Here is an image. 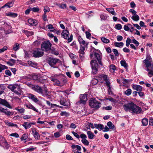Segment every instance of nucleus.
Returning a JSON list of instances; mask_svg holds the SVG:
<instances>
[{
  "label": "nucleus",
  "instance_id": "obj_63",
  "mask_svg": "<svg viewBox=\"0 0 153 153\" xmlns=\"http://www.w3.org/2000/svg\"><path fill=\"white\" fill-rule=\"evenodd\" d=\"M110 69H112L113 71H114L116 70V67L114 65L112 64L110 66Z\"/></svg>",
  "mask_w": 153,
  "mask_h": 153
},
{
  "label": "nucleus",
  "instance_id": "obj_29",
  "mask_svg": "<svg viewBox=\"0 0 153 153\" xmlns=\"http://www.w3.org/2000/svg\"><path fill=\"white\" fill-rule=\"evenodd\" d=\"M19 44L18 43H16L13 46L12 50L16 51L19 49Z\"/></svg>",
  "mask_w": 153,
  "mask_h": 153
},
{
  "label": "nucleus",
  "instance_id": "obj_3",
  "mask_svg": "<svg viewBox=\"0 0 153 153\" xmlns=\"http://www.w3.org/2000/svg\"><path fill=\"white\" fill-rule=\"evenodd\" d=\"M51 46L52 44L49 41H44L41 44V48L43 51H46L48 53L51 52L53 54H54L56 55H58L59 53L58 52L53 51L54 49H51Z\"/></svg>",
  "mask_w": 153,
  "mask_h": 153
},
{
  "label": "nucleus",
  "instance_id": "obj_62",
  "mask_svg": "<svg viewBox=\"0 0 153 153\" xmlns=\"http://www.w3.org/2000/svg\"><path fill=\"white\" fill-rule=\"evenodd\" d=\"M123 39V37L120 35H118L117 36V39L118 41H120Z\"/></svg>",
  "mask_w": 153,
  "mask_h": 153
},
{
  "label": "nucleus",
  "instance_id": "obj_15",
  "mask_svg": "<svg viewBox=\"0 0 153 153\" xmlns=\"http://www.w3.org/2000/svg\"><path fill=\"white\" fill-rule=\"evenodd\" d=\"M7 88L13 92L16 89H18V86L16 84H11L8 85Z\"/></svg>",
  "mask_w": 153,
  "mask_h": 153
},
{
  "label": "nucleus",
  "instance_id": "obj_47",
  "mask_svg": "<svg viewBox=\"0 0 153 153\" xmlns=\"http://www.w3.org/2000/svg\"><path fill=\"white\" fill-rule=\"evenodd\" d=\"M60 103L61 105L65 106H68V104H67L66 102L64 100H61L60 101Z\"/></svg>",
  "mask_w": 153,
  "mask_h": 153
},
{
  "label": "nucleus",
  "instance_id": "obj_59",
  "mask_svg": "<svg viewBox=\"0 0 153 153\" xmlns=\"http://www.w3.org/2000/svg\"><path fill=\"white\" fill-rule=\"evenodd\" d=\"M65 137L66 139L68 140H73L72 137L69 134H67L66 135Z\"/></svg>",
  "mask_w": 153,
  "mask_h": 153
},
{
  "label": "nucleus",
  "instance_id": "obj_39",
  "mask_svg": "<svg viewBox=\"0 0 153 153\" xmlns=\"http://www.w3.org/2000/svg\"><path fill=\"white\" fill-rule=\"evenodd\" d=\"M131 89L128 88L125 91L124 94L127 96H129L131 94Z\"/></svg>",
  "mask_w": 153,
  "mask_h": 153
},
{
  "label": "nucleus",
  "instance_id": "obj_40",
  "mask_svg": "<svg viewBox=\"0 0 153 153\" xmlns=\"http://www.w3.org/2000/svg\"><path fill=\"white\" fill-rule=\"evenodd\" d=\"M28 135L27 134H23L21 138V140H25L28 138Z\"/></svg>",
  "mask_w": 153,
  "mask_h": 153
},
{
  "label": "nucleus",
  "instance_id": "obj_38",
  "mask_svg": "<svg viewBox=\"0 0 153 153\" xmlns=\"http://www.w3.org/2000/svg\"><path fill=\"white\" fill-rule=\"evenodd\" d=\"M16 110H17L19 112V113L21 114H23L24 113L25 110L24 108H16L15 109Z\"/></svg>",
  "mask_w": 153,
  "mask_h": 153
},
{
  "label": "nucleus",
  "instance_id": "obj_60",
  "mask_svg": "<svg viewBox=\"0 0 153 153\" xmlns=\"http://www.w3.org/2000/svg\"><path fill=\"white\" fill-rule=\"evenodd\" d=\"M10 135V136L14 137L16 138H18L19 137V135L16 133H12Z\"/></svg>",
  "mask_w": 153,
  "mask_h": 153
},
{
  "label": "nucleus",
  "instance_id": "obj_52",
  "mask_svg": "<svg viewBox=\"0 0 153 153\" xmlns=\"http://www.w3.org/2000/svg\"><path fill=\"white\" fill-rule=\"evenodd\" d=\"M132 42L135 44L137 46H138L139 45V43L134 39L132 40Z\"/></svg>",
  "mask_w": 153,
  "mask_h": 153
},
{
  "label": "nucleus",
  "instance_id": "obj_36",
  "mask_svg": "<svg viewBox=\"0 0 153 153\" xmlns=\"http://www.w3.org/2000/svg\"><path fill=\"white\" fill-rule=\"evenodd\" d=\"M85 50V47L84 46H82L81 45L80 49L79 51V53L80 54L83 55L85 52L84 51Z\"/></svg>",
  "mask_w": 153,
  "mask_h": 153
},
{
  "label": "nucleus",
  "instance_id": "obj_37",
  "mask_svg": "<svg viewBox=\"0 0 153 153\" xmlns=\"http://www.w3.org/2000/svg\"><path fill=\"white\" fill-rule=\"evenodd\" d=\"M3 112L8 116H10L13 115V113L10 112L9 111H8L7 109H4V110Z\"/></svg>",
  "mask_w": 153,
  "mask_h": 153
},
{
  "label": "nucleus",
  "instance_id": "obj_23",
  "mask_svg": "<svg viewBox=\"0 0 153 153\" xmlns=\"http://www.w3.org/2000/svg\"><path fill=\"white\" fill-rule=\"evenodd\" d=\"M22 126H23L25 129H27L31 127V126L30 123L24 122V123L22 124Z\"/></svg>",
  "mask_w": 153,
  "mask_h": 153
},
{
  "label": "nucleus",
  "instance_id": "obj_4",
  "mask_svg": "<svg viewBox=\"0 0 153 153\" xmlns=\"http://www.w3.org/2000/svg\"><path fill=\"white\" fill-rule=\"evenodd\" d=\"M89 105L94 110L98 109L101 106V103L95 98H91L89 101Z\"/></svg>",
  "mask_w": 153,
  "mask_h": 153
},
{
  "label": "nucleus",
  "instance_id": "obj_54",
  "mask_svg": "<svg viewBox=\"0 0 153 153\" xmlns=\"http://www.w3.org/2000/svg\"><path fill=\"white\" fill-rule=\"evenodd\" d=\"M26 34L27 36L33 35V32L26 30Z\"/></svg>",
  "mask_w": 153,
  "mask_h": 153
},
{
  "label": "nucleus",
  "instance_id": "obj_12",
  "mask_svg": "<svg viewBox=\"0 0 153 153\" xmlns=\"http://www.w3.org/2000/svg\"><path fill=\"white\" fill-rule=\"evenodd\" d=\"M33 86L32 89L34 91L41 94H42V93L43 92V90L40 86L38 85H34Z\"/></svg>",
  "mask_w": 153,
  "mask_h": 153
},
{
  "label": "nucleus",
  "instance_id": "obj_8",
  "mask_svg": "<svg viewBox=\"0 0 153 153\" xmlns=\"http://www.w3.org/2000/svg\"><path fill=\"white\" fill-rule=\"evenodd\" d=\"M59 61V59L52 57H49L48 59V62L52 67H53V66L56 65Z\"/></svg>",
  "mask_w": 153,
  "mask_h": 153
},
{
  "label": "nucleus",
  "instance_id": "obj_2",
  "mask_svg": "<svg viewBox=\"0 0 153 153\" xmlns=\"http://www.w3.org/2000/svg\"><path fill=\"white\" fill-rule=\"evenodd\" d=\"M143 62L146 65V70L148 72V75L150 77L153 76V63L149 55H147L146 59L143 60Z\"/></svg>",
  "mask_w": 153,
  "mask_h": 153
},
{
  "label": "nucleus",
  "instance_id": "obj_20",
  "mask_svg": "<svg viewBox=\"0 0 153 153\" xmlns=\"http://www.w3.org/2000/svg\"><path fill=\"white\" fill-rule=\"evenodd\" d=\"M132 88L135 90L138 91H142V87L140 85H133Z\"/></svg>",
  "mask_w": 153,
  "mask_h": 153
},
{
  "label": "nucleus",
  "instance_id": "obj_17",
  "mask_svg": "<svg viewBox=\"0 0 153 153\" xmlns=\"http://www.w3.org/2000/svg\"><path fill=\"white\" fill-rule=\"evenodd\" d=\"M28 22L30 24L33 26H36L37 24V21L32 19H29Z\"/></svg>",
  "mask_w": 153,
  "mask_h": 153
},
{
  "label": "nucleus",
  "instance_id": "obj_14",
  "mask_svg": "<svg viewBox=\"0 0 153 153\" xmlns=\"http://www.w3.org/2000/svg\"><path fill=\"white\" fill-rule=\"evenodd\" d=\"M31 129L34 138L36 139H39L40 137L39 134L36 131L35 129V128H32Z\"/></svg>",
  "mask_w": 153,
  "mask_h": 153
},
{
  "label": "nucleus",
  "instance_id": "obj_9",
  "mask_svg": "<svg viewBox=\"0 0 153 153\" xmlns=\"http://www.w3.org/2000/svg\"><path fill=\"white\" fill-rule=\"evenodd\" d=\"M44 52L39 49H37L35 50L33 53V56L35 57H39L43 56Z\"/></svg>",
  "mask_w": 153,
  "mask_h": 153
},
{
  "label": "nucleus",
  "instance_id": "obj_35",
  "mask_svg": "<svg viewBox=\"0 0 153 153\" xmlns=\"http://www.w3.org/2000/svg\"><path fill=\"white\" fill-rule=\"evenodd\" d=\"M42 94H41V95L44 97H46L47 98H50V93L49 91L47 92L46 93H43V92L42 93Z\"/></svg>",
  "mask_w": 153,
  "mask_h": 153
},
{
  "label": "nucleus",
  "instance_id": "obj_64",
  "mask_svg": "<svg viewBox=\"0 0 153 153\" xmlns=\"http://www.w3.org/2000/svg\"><path fill=\"white\" fill-rule=\"evenodd\" d=\"M54 136L55 137H59L60 136V133L59 132H56L54 133Z\"/></svg>",
  "mask_w": 153,
  "mask_h": 153
},
{
  "label": "nucleus",
  "instance_id": "obj_46",
  "mask_svg": "<svg viewBox=\"0 0 153 153\" xmlns=\"http://www.w3.org/2000/svg\"><path fill=\"white\" fill-rule=\"evenodd\" d=\"M131 40L130 38L128 37L127 38L126 41V45L127 47H128L131 42Z\"/></svg>",
  "mask_w": 153,
  "mask_h": 153
},
{
  "label": "nucleus",
  "instance_id": "obj_41",
  "mask_svg": "<svg viewBox=\"0 0 153 153\" xmlns=\"http://www.w3.org/2000/svg\"><path fill=\"white\" fill-rule=\"evenodd\" d=\"M6 124L9 126H15L16 127H17V125L13 123H11L9 122L8 121H7V122L6 121L5 122Z\"/></svg>",
  "mask_w": 153,
  "mask_h": 153
},
{
  "label": "nucleus",
  "instance_id": "obj_13",
  "mask_svg": "<svg viewBox=\"0 0 153 153\" xmlns=\"http://www.w3.org/2000/svg\"><path fill=\"white\" fill-rule=\"evenodd\" d=\"M0 104L5 106L9 108H12V107L7 101L1 98H0Z\"/></svg>",
  "mask_w": 153,
  "mask_h": 153
},
{
  "label": "nucleus",
  "instance_id": "obj_49",
  "mask_svg": "<svg viewBox=\"0 0 153 153\" xmlns=\"http://www.w3.org/2000/svg\"><path fill=\"white\" fill-rule=\"evenodd\" d=\"M60 115L62 116H65L66 117L68 116L69 114L68 113L65 111L62 112L60 113Z\"/></svg>",
  "mask_w": 153,
  "mask_h": 153
},
{
  "label": "nucleus",
  "instance_id": "obj_10",
  "mask_svg": "<svg viewBox=\"0 0 153 153\" xmlns=\"http://www.w3.org/2000/svg\"><path fill=\"white\" fill-rule=\"evenodd\" d=\"M4 34L5 36H8V34L12 32L11 27L10 26L7 25L4 29Z\"/></svg>",
  "mask_w": 153,
  "mask_h": 153
},
{
  "label": "nucleus",
  "instance_id": "obj_1",
  "mask_svg": "<svg viewBox=\"0 0 153 153\" xmlns=\"http://www.w3.org/2000/svg\"><path fill=\"white\" fill-rule=\"evenodd\" d=\"M123 107L126 111L131 112L133 114H139L142 111L140 107L132 102L124 105Z\"/></svg>",
  "mask_w": 153,
  "mask_h": 153
},
{
  "label": "nucleus",
  "instance_id": "obj_28",
  "mask_svg": "<svg viewBox=\"0 0 153 153\" xmlns=\"http://www.w3.org/2000/svg\"><path fill=\"white\" fill-rule=\"evenodd\" d=\"M107 125L108 126L109 129L112 130L114 129V126L111 121H109L107 123Z\"/></svg>",
  "mask_w": 153,
  "mask_h": 153
},
{
  "label": "nucleus",
  "instance_id": "obj_5",
  "mask_svg": "<svg viewBox=\"0 0 153 153\" xmlns=\"http://www.w3.org/2000/svg\"><path fill=\"white\" fill-rule=\"evenodd\" d=\"M91 67L92 69L91 73L93 75L97 74L98 71V64L96 60H92L90 62Z\"/></svg>",
  "mask_w": 153,
  "mask_h": 153
},
{
  "label": "nucleus",
  "instance_id": "obj_24",
  "mask_svg": "<svg viewBox=\"0 0 153 153\" xmlns=\"http://www.w3.org/2000/svg\"><path fill=\"white\" fill-rule=\"evenodd\" d=\"M94 126L95 128L97 129H100L101 130H102L104 128V126L103 125L101 124H94Z\"/></svg>",
  "mask_w": 153,
  "mask_h": 153
},
{
  "label": "nucleus",
  "instance_id": "obj_51",
  "mask_svg": "<svg viewBox=\"0 0 153 153\" xmlns=\"http://www.w3.org/2000/svg\"><path fill=\"white\" fill-rule=\"evenodd\" d=\"M44 13H46V12H48L50 11V9L47 6H45L44 7Z\"/></svg>",
  "mask_w": 153,
  "mask_h": 153
},
{
  "label": "nucleus",
  "instance_id": "obj_45",
  "mask_svg": "<svg viewBox=\"0 0 153 153\" xmlns=\"http://www.w3.org/2000/svg\"><path fill=\"white\" fill-rule=\"evenodd\" d=\"M98 82V80L95 78H94L91 81V83L93 85H95L97 84Z\"/></svg>",
  "mask_w": 153,
  "mask_h": 153
},
{
  "label": "nucleus",
  "instance_id": "obj_19",
  "mask_svg": "<svg viewBox=\"0 0 153 153\" xmlns=\"http://www.w3.org/2000/svg\"><path fill=\"white\" fill-rule=\"evenodd\" d=\"M52 81L54 83V84L57 86H61V82L56 79L52 78L51 79Z\"/></svg>",
  "mask_w": 153,
  "mask_h": 153
},
{
  "label": "nucleus",
  "instance_id": "obj_58",
  "mask_svg": "<svg viewBox=\"0 0 153 153\" xmlns=\"http://www.w3.org/2000/svg\"><path fill=\"white\" fill-rule=\"evenodd\" d=\"M71 133L74 136L77 138L79 139V138L80 136L77 133L75 132L74 131H72Z\"/></svg>",
  "mask_w": 153,
  "mask_h": 153
},
{
  "label": "nucleus",
  "instance_id": "obj_48",
  "mask_svg": "<svg viewBox=\"0 0 153 153\" xmlns=\"http://www.w3.org/2000/svg\"><path fill=\"white\" fill-rule=\"evenodd\" d=\"M115 28L118 30H120L122 28V26L121 24H117L115 26Z\"/></svg>",
  "mask_w": 153,
  "mask_h": 153
},
{
  "label": "nucleus",
  "instance_id": "obj_57",
  "mask_svg": "<svg viewBox=\"0 0 153 153\" xmlns=\"http://www.w3.org/2000/svg\"><path fill=\"white\" fill-rule=\"evenodd\" d=\"M31 10L34 12H38L39 10V8L38 7H33Z\"/></svg>",
  "mask_w": 153,
  "mask_h": 153
},
{
  "label": "nucleus",
  "instance_id": "obj_18",
  "mask_svg": "<svg viewBox=\"0 0 153 153\" xmlns=\"http://www.w3.org/2000/svg\"><path fill=\"white\" fill-rule=\"evenodd\" d=\"M28 97L31 99L34 102H36L38 101V99L36 98L35 95L31 94H28Z\"/></svg>",
  "mask_w": 153,
  "mask_h": 153
},
{
  "label": "nucleus",
  "instance_id": "obj_22",
  "mask_svg": "<svg viewBox=\"0 0 153 153\" xmlns=\"http://www.w3.org/2000/svg\"><path fill=\"white\" fill-rule=\"evenodd\" d=\"M106 10L109 13L115 16L117 15L116 13L114 11V8L112 7L109 8H107L106 9Z\"/></svg>",
  "mask_w": 153,
  "mask_h": 153
},
{
  "label": "nucleus",
  "instance_id": "obj_56",
  "mask_svg": "<svg viewBox=\"0 0 153 153\" xmlns=\"http://www.w3.org/2000/svg\"><path fill=\"white\" fill-rule=\"evenodd\" d=\"M112 51L114 52V54L116 56H118L119 55V53L117 50L115 49H113Z\"/></svg>",
  "mask_w": 153,
  "mask_h": 153
},
{
  "label": "nucleus",
  "instance_id": "obj_50",
  "mask_svg": "<svg viewBox=\"0 0 153 153\" xmlns=\"http://www.w3.org/2000/svg\"><path fill=\"white\" fill-rule=\"evenodd\" d=\"M7 47L6 46H4L2 48L0 49V53L4 52L5 51L7 50Z\"/></svg>",
  "mask_w": 153,
  "mask_h": 153
},
{
  "label": "nucleus",
  "instance_id": "obj_25",
  "mask_svg": "<svg viewBox=\"0 0 153 153\" xmlns=\"http://www.w3.org/2000/svg\"><path fill=\"white\" fill-rule=\"evenodd\" d=\"M1 146L2 147H4V148L7 149H8L10 147V145L7 141L6 140L4 142V143L3 144V145Z\"/></svg>",
  "mask_w": 153,
  "mask_h": 153
},
{
  "label": "nucleus",
  "instance_id": "obj_16",
  "mask_svg": "<svg viewBox=\"0 0 153 153\" xmlns=\"http://www.w3.org/2000/svg\"><path fill=\"white\" fill-rule=\"evenodd\" d=\"M106 85L108 87V94H113V93L111 90V87L110 85V82L109 81H107L106 82Z\"/></svg>",
  "mask_w": 153,
  "mask_h": 153
},
{
  "label": "nucleus",
  "instance_id": "obj_6",
  "mask_svg": "<svg viewBox=\"0 0 153 153\" xmlns=\"http://www.w3.org/2000/svg\"><path fill=\"white\" fill-rule=\"evenodd\" d=\"M62 37L65 39H68V43L71 42L73 39V35L71 34L69 38H68L69 35V32L66 30H63L61 33Z\"/></svg>",
  "mask_w": 153,
  "mask_h": 153
},
{
  "label": "nucleus",
  "instance_id": "obj_26",
  "mask_svg": "<svg viewBox=\"0 0 153 153\" xmlns=\"http://www.w3.org/2000/svg\"><path fill=\"white\" fill-rule=\"evenodd\" d=\"M6 15L15 18L18 15L16 13L9 12L8 13H7Z\"/></svg>",
  "mask_w": 153,
  "mask_h": 153
},
{
  "label": "nucleus",
  "instance_id": "obj_61",
  "mask_svg": "<svg viewBox=\"0 0 153 153\" xmlns=\"http://www.w3.org/2000/svg\"><path fill=\"white\" fill-rule=\"evenodd\" d=\"M5 74L7 75L10 76L11 75V73L8 70H6L5 71Z\"/></svg>",
  "mask_w": 153,
  "mask_h": 153
},
{
  "label": "nucleus",
  "instance_id": "obj_53",
  "mask_svg": "<svg viewBox=\"0 0 153 153\" xmlns=\"http://www.w3.org/2000/svg\"><path fill=\"white\" fill-rule=\"evenodd\" d=\"M103 109L106 110H111L112 109V107L111 105H109L106 107H103L102 108Z\"/></svg>",
  "mask_w": 153,
  "mask_h": 153
},
{
  "label": "nucleus",
  "instance_id": "obj_43",
  "mask_svg": "<svg viewBox=\"0 0 153 153\" xmlns=\"http://www.w3.org/2000/svg\"><path fill=\"white\" fill-rule=\"evenodd\" d=\"M5 139L2 136H0V146H2L4 142L5 141Z\"/></svg>",
  "mask_w": 153,
  "mask_h": 153
},
{
  "label": "nucleus",
  "instance_id": "obj_44",
  "mask_svg": "<svg viewBox=\"0 0 153 153\" xmlns=\"http://www.w3.org/2000/svg\"><path fill=\"white\" fill-rule=\"evenodd\" d=\"M81 141L84 145L88 146L89 145V142L86 139H82Z\"/></svg>",
  "mask_w": 153,
  "mask_h": 153
},
{
  "label": "nucleus",
  "instance_id": "obj_32",
  "mask_svg": "<svg viewBox=\"0 0 153 153\" xmlns=\"http://www.w3.org/2000/svg\"><path fill=\"white\" fill-rule=\"evenodd\" d=\"M114 45L115 46L118 47H122L124 45V43L123 42H115L114 43Z\"/></svg>",
  "mask_w": 153,
  "mask_h": 153
},
{
  "label": "nucleus",
  "instance_id": "obj_7",
  "mask_svg": "<svg viewBox=\"0 0 153 153\" xmlns=\"http://www.w3.org/2000/svg\"><path fill=\"white\" fill-rule=\"evenodd\" d=\"M94 56L95 58L97 59L99 64L102 65V64L101 61L102 57L100 56V54L97 53L93 51L90 54V57L91 59L93 58Z\"/></svg>",
  "mask_w": 153,
  "mask_h": 153
},
{
  "label": "nucleus",
  "instance_id": "obj_11",
  "mask_svg": "<svg viewBox=\"0 0 153 153\" xmlns=\"http://www.w3.org/2000/svg\"><path fill=\"white\" fill-rule=\"evenodd\" d=\"M80 100L77 102L78 104L82 103L84 104L87 100V97L86 95H81L80 96Z\"/></svg>",
  "mask_w": 153,
  "mask_h": 153
},
{
  "label": "nucleus",
  "instance_id": "obj_33",
  "mask_svg": "<svg viewBox=\"0 0 153 153\" xmlns=\"http://www.w3.org/2000/svg\"><path fill=\"white\" fill-rule=\"evenodd\" d=\"M121 65L123 66L126 69L128 68V65L127 64L126 62L124 60H122L120 61Z\"/></svg>",
  "mask_w": 153,
  "mask_h": 153
},
{
  "label": "nucleus",
  "instance_id": "obj_31",
  "mask_svg": "<svg viewBox=\"0 0 153 153\" xmlns=\"http://www.w3.org/2000/svg\"><path fill=\"white\" fill-rule=\"evenodd\" d=\"M131 18L134 21H137L139 20L140 18L138 15L137 14L133 15Z\"/></svg>",
  "mask_w": 153,
  "mask_h": 153
},
{
  "label": "nucleus",
  "instance_id": "obj_42",
  "mask_svg": "<svg viewBox=\"0 0 153 153\" xmlns=\"http://www.w3.org/2000/svg\"><path fill=\"white\" fill-rule=\"evenodd\" d=\"M102 41L104 43H108L109 42V40L106 39V38L104 37H102L101 38Z\"/></svg>",
  "mask_w": 153,
  "mask_h": 153
},
{
  "label": "nucleus",
  "instance_id": "obj_21",
  "mask_svg": "<svg viewBox=\"0 0 153 153\" xmlns=\"http://www.w3.org/2000/svg\"><path fill=\"white\" fill-rule=\"evenodd\" d=\"M61 79V86H63L67 82V80L65 77L62 76H59Z\"/></svg>",
  "mask_w": 153,
  "mask_h": 153
},
{
  "label": "nucleus",
  "instance_id": "obj_34",
  "mask_svg": "<svg viewBox=\"0 0 153 153\" xmlns=\"http://www.w3.org/2000/svg\"><path fill=\"white\" fill-rule=\"evenodd\" d=\"M148 120L146 118H144L142 119V123L143 126H146L148 124Z\"/></svg>",
  "mask_w": 153,
  "mask_h": 153
},
{
  "label": "nucleus",
  "instance_id": "obj_27",
  "mask_svg": "<svg viewBox=\"0 0 153 153\" xmlns=\"http://www.w3.org/2000/svg\"><path fill=\"white\" fill-rule=\"evenodd\" d=\"M87 134L88 138L90 139H92L95 136L93 133L90 131H87Z\"/></svg>",
  "mask_w": 153,
  "mask_h": 153
},
{
  "label": "nucleus",
  "instance_id": "obj_55",
  "mask_svg": "<svg viewBox=\"0 0 153 153\" xmlns=\"http://www.w3.org/2000/svg\"><path fill=\"white\" fill-rule=\"evenodd\" d=\"M19 88L18 86V89H15L13 92L15 93L18 95L20 94Z\"/></svg>",
  "mask_w": 153,
  "mask_h": 153
},
{
  "label": "nucleus",
  "instance_id": "obj_30",
  "mask_svg": "<svg viewBox=\"0 0 153 153\" xmlns=\"http://www.w3.org/2000/svg\"><path fill=\"white\" fill-rule=\"evenodd\" d=\"M13 2H8L5 5H4L2 7V8H4V7L7 6L8 7L10 8L12 7L13 6Z\"/></svg>",
  "mask_w": 153,
  "mask_h": 153
}]
</instances>
